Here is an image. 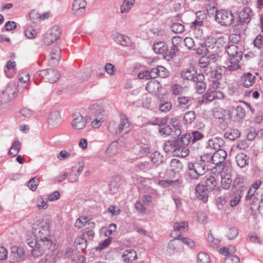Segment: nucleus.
<instances>
[{
	"label": "nucleus",
	"instance_id": "680f3d73",
	"mask_svg": "<svg viewBox=\"0 0 263 263\" xmlns=\"http://www.w3.org/2000/svg\"><path fill=\"white\" fill-rule=\"evenodd\" d=\"M37 206L40 210H45L48 207L47 200L42 197H39L36 200Z\"/></svg>",
	"mask_w": 263,
	"mask_h": 263
},
{
	"label": "nucleus",
	"instance_id": "09e8293b",
	"mask_svg": "<svg viewBox=\"0 0 263 263\" xmlns=\"http://www.w3.org/2000/svg\"><path fill=\"white\" fill-rule=\"evenodd\" d=\"M179 120L177 118H173L171 120L170 123L172 125L175 130V136H178L181 135V132L179 126Z\"/></svg>",
	"mask_w": 263,
	"mask_h": 263
},
{
	"label": "nucleus",
	"instance_id": "603ef678",
	"mask_svg": "<svg viewBox=\"0 0 263 263\" xmlns=\"http://www.w3.org/2000/svg\"><path fill=\"white\" fill-rule=\"evenodd\" d=\"M172 30L176 33H182L184 30V25L179 23H174L171 26Z\"/></svg>",
	"mask_w": 263,
	"mask_h": 263
},
{
	"label": "nucleus",
	"instance_id": "b1692460",
	"mask_svg": "<svg viewBox=\"0 0 263 263\" xmlns=\"http://www.w3.org/2000/svg\"><path fill=\"white\" fill-rule=\"evenodd\" d=\"M153 49L156 53L163 54L165 58L168 51V46L165 42L160 41L154 43Z\"/></svg>",
	"mask_w": 263,
	"mask_h": 263
},
{
	"label": "nucleus",
	"instance_id": "79ce46f5",
	"mask_svg": "<svg viewBox=\"0 0 263 263\" xmlns=\"http://www.w3.org/2000/svg\"><path fill=\"white\" fill-rule=\"evenodd\" d=\"M159 85V83L157 81H151L147 83L146 88L151 93L156 92H158Z\"/></svg>",
	"mask_w": 263,
	"mask_h": 263
},
{
	"label": "nucleus",
	"instance_id": "aec40b11",
	"mask_svg": "<svg viewBox=\"0 0 263 263\" xmlns=\"http://www.w3.org/2000/svg\"><path fill=\"white\" fill-rule=\"evenodd\" d=\"M193 99L190 97H178L177 100L178 107L182 110L189 109L192 104Z\"/></svg>",
	"mask_w": 263,
	"mask_h": 263
},
{
	"label": "nucleus",
	"instance_id": "a211bd4d",
	"mask_svg": "<svg viewBox=\"0 0 263 263\" xmlns=\"http://www.w3.org/2000/svg\"><path fill=\"white\" fill-rule=\"evenodd\" d=\"M123 142L121 140H115L111 143L106 150V153L110 156L114 155L121 151Z\"/></svg>",
	"mask_w": 263,
	"mask_h": 263
},
{
	"label": "nucleus",
	"instance_id": "0eeeda50",
	"mask_svg": "<svg viewBox=\"0 0 263 263\" xmlns=\"http://www.w3.org/2000/svg\"><path fill=\"white\" fill-rule=\"evenodd\" d=\"M242 59L239 57L236 58H229L224 62V65L220 66V70L224 72H232L241 68L240 61Z\"/></svg>",
	"mask_w": 263,
	"mask_h": 263
},
{
	"label": "nucleus",
	"instance_id": "69168bd1",
	"mask_svg": "<svg viewBox=\"0 0 263 263\" xmlns=\"http://www.w3.org/2000/svg\"><path fill=\"white\" fill-rule=\"evenodd\" d=\"M254 45L258 48L263 47V35H257L254 40Z\"/></svg>",
	"mask_w": 263,
	"mask_h": 263
},
{
	"label": "nucleus",
	"instance_id": "cd10ccee",
	"mask_svg": "<svg viewBox=\"0 0 263 263\" xmlns=\"http://www.w3.org/2000/svg\"><path fill=\"white\" fill-rule=\"evenodd\" d=\"M256 77L250 72L243 74L242 78V84L245 87L248 88L252 86L255 83Z\"/></svg>",
	"mask_w": 263,
	"mask_h": 263
},
{
	"label": "nucleus",
	"instance_id": "f257e3e1",
	"mask_svg": "<svg viewBox=\"0 0 263 263\" xmlns=\"http://www.w3.org/2000/svg\"><path fill=\"white\" fill-rule=\"evenodd\" d=\"M34 240H28V245L32 248L31 254L34 257H40L51 249L53 242L51 240L49 224L44 220L37 221L32 228Z\"/></svg>",
	"mask_w": 263,
	"mask_h": 263
},
{
	"label": "nucleus",
	"instance_id": "c9c22d12",
	"mask_svg": "<svg viewBox=\"0 0 263 263\" xmlns=\"http://www.w3.org/2000/svg\"><path fill=\"white\" fill-rule=\"evenodd\" d=\"M74 246L78 251H83L87 247V242L84 238L78 237L74 241Z\"/></svg>",
	"mask_w": 263,
	"mask_h": 263
},
{
	"label": "nucleus",
	"instance_id": "6e6552de",
	"mask_svg": "<svg viewBox=\"0 0 263 263\" xmlns=\"http://www.w3.org/2000/svg\"><path fill=\"white\" fill-rule=\"evenodd\" d=\"M10 263H21L25 259V250L22 247L13 246L10 255Z\"/></svg>",
	"mask_w": 263,
	"mask_h": 263
},
{
	"label": "nucleus",
	"instance_id": "f3484780",
	"mask_svg": "<svg viewBox=\"0 0 263 263\" xmlns=\"http://www.w3.org/2000/svg\"><path fill=\"white\" fill-rule=\"evenodd\" d=\"M209 190L203 184H198L196 187V194L197 198L204 202L208 201Z\"/></svg>",
	"mask_w": 263,
	"mask_h": 263
},
{
	"label": "nucleus",
	"instance_id": "37998d69",
	"mask_svg": "<svg viewBox=\"0 0 263 263\" xmlns=\"http://www.w3.org/2000/svg\"><path fill=\"white\" fill-rule=\"evenodd\" d=\"M87 119H90L92 120L91 122V126L93 128H99L104 121V118H102L101 117H88L87 116Z\"/></svg>",
	"mask_w": 263,
	"mask_h": 263
},
{
	"label": "nucleus",
	"instance_id": "58836bf2",
	"mask_svg": "<svg viewBox=\"0 0 263 263\" xmlns=\"http://www.w3.org/2000/svg\"><path fill=\"white\" fill-rule=\"evenodd\" d=\"M151 159L156 167L158 166L163 161V156L158 152L155 151L152 154Z\"/></svg>",
	"mask_w": 263,
	"mask_h": 263
},
{
	"label": "nucleus",
	"instance_id": "473e14b6",
	"mask_svg": "<svg viewBox=\"0 0 263 263\" xmlns=\"http://www.w3.org/2000/svg\"><path fill=\"white\" fill-rule=\"evenodd\" d=\"M115 40L118 44L122 46H128L130 44V39L128 36L120 33L116 34Z\"/></svg>",
	"mask_w": 263,
	"mask_h": 263
},
{
	"label": "nucleus",
	"instance_id": "2eb2a0df",
	"mask_svg": "<svg viewBox=\"0 0 263 263\" xmlns=\"http://www.w3.org/2000/svg\"><path fill=\"white\" fill-rule=\"evenodd\" d=\"M89 113L91 115V117H99L104 118L106 115V111L103 107L99 104H93L89 107Z\"/></svg>",
	"mask_w": 263,
	"mask_h": 263
},
{
	"label": "nucleus",
	"instance_id": "5fc2aeb1",
	"mask_svg": "<svg viewBox=\"0 0 263 263\" xmlns=\"http://www.w3.org/2000/svg\"><path fill=\"white\" fill-rule=\"evenodd\" d=\"M240 133L238 129H234L231 133H225L224 137L230 140H234L240 136Z\"/></svg>",
	"mask_w": 263,
	"mask_h": 263
},
{
	"label": "nucleus",
	"instance_id": "a19ab883",
	"mask_svg": "<svg viewBox=\"0 0 263 263\" xmlns=\"http://www.w3.org/2000/svg\"><path fill=\"white\" fill-rule=\"evenodd\" d=\"M206 46L211 49L214 48L217 45V39L212 36L203 37Z\"/></svg>",
	"mask_w": 263,
	"mask_h": 263
},
{
	"label": "nucleus",
	"instance_id": "e433bc0d",
	"mask_svg": "<svg viewBox=\"0 0 263 263\" xmlns=\"http://www.w3.org/2000/svg\"><path fill=\"white\" fill-rule=\"evenodd\" d=\"M60 74L59 72L53 69H49L48 77L46 81L49 83H54L60 78Z\"/></svg>",
	"mask_w": 263,
	"mask_h": 263
},
{
	"label": "nucleus",
	"instance_id": "864d4df0",
	"mask_svg": "<svg viewBox=\"0 0 263 263\" xmlns=\"http://www.w3.org/2000/svg\"><path fill=\"white\" fill-rule=\"evenodd\" d=\"M39 178L35 177L31 179L28 182V186L31 190L34 191L36 190L39 183Z\"/></svg>",
	"mask_w": 263,
	"mask_h": 263
},
{
	"label": "nucleus",
	"instance_id": "bb28decb",
	"mask_svg": "<svg viewBox=\"0 0 263 263\" xmlns=\"http://www.w3.org/2000/svg\"><path fill=\"white\" fill-rule=\"evenodd\" d=\"M220 176L221 177V186L224 190L229 189L232 183L230 174L222 172Z\"/></svg>",
	"mask_w": 263,
	"mask_h": 263
},
{
	"label": "nucleus",
	"instance_id": "9b49d317",
	"mask_svg": "<svg viewBox=\"0 0 263 263\" xmlns=\"http://www.w3.org/2000/svg\"><path fill=\"white\" fill-rule=\"evenodd\" d=\"M223 98V93L220 91H208L202 96L201 102L205 103L212 102L215 99H222Z\"/></svg>",
	"mask_w": 263,
	"mask_h": 263
},
{
	"label": "nucleus",
	"instance_id": "ddd939ff",
	"mask_svg": "<svg viewBox=\"0 0 263 263\" xmlns=\"http://www.w3.org/2000/svg\"><path fill=\"white\" fill-rule=\"evenodd\" d=\"M224 144L223 139L219 137H215L209 140L207 142V147L210 149L218 151L222 149L221 148Z\"/></svg>",
	"mask_w": 263,
	"mask_h": 263
},
{
	"label": "nucleus",
	"instance_id": "bf43d9fd",
	"mask_svg": "<svg viewBox=\"0 0 263 263\" xmlns=\"http://www.w3.org/2000/svg\"><path fill=\"white\" fill-rule=\"evenodd\" d=\"M88 220V219L87 217H80L76 220L75 226L79 229H81L87 224Z\"/></svg>",
	"mask_w": 263,
	"mask_h": 263
},
{
	"label": "nucleus",
	"instance_id": "49530a36",
	"mask_svg": "<svg viewBox=\"0 0 263 263\" xmlns=\"http://www.w3.org/2000/svg\"><path fill=\"white\" fill-rule=\"evenodd\" d=\"M187 136H190V142L191 141V139H192L193 142L200 140L204 137L203 134L198 130L193 131L191 133V136L190 135Z\"/></svg>",
	"mask_w": 263,
	"mask_h": 263
},
{
	"label": "nucleus",
	"instance_id": "9d476101",
	"mask_svg": "<svg viewBox=\"0 0 263 263\" xmlns=\"http://www.w3.org/2000/svg\"><path fill=\"white\" fill-rule=\"evenodd\" d=\"M227 156V153L223 149L216 151L212 154L213 164L220 165L222 168L224 167V161Z\"/></svg>",
	"mask_w": 263,
	"mask_h": 263
},
{
	"label": "nucleus",
	"instance_id": "1a4fd4ad",
	"mask_svg": "<svg viewBox=\"0 0 263 263\" xmlns=\"http://www.w3.org/2000/svg\"><path fill=\"white\" fill-rule=\"evenodd\" d=\"M61 33L62 30L60 27L53 26L51 28L49 34L44 40V43L47 45H49L60 37Z\"/></svg>",
	"mask_w": 263,
	"mask_h": 263
},
{
	"label": "nucleus",
	"instance_id": "6ab92c4d",
	"mask_svg": "<svg viewBox=\"0 0 263 263\" xmlns=\"http://www.w3.org/2000/svg\"><path fill=\"white\" fill-rule=\"evenodd\" d=\"M61 59V49L59 47L53 48L50 53L49 64L51 66H57Z\"/></svg>",
	"mask_w": 263,
	"mask_h": 263
},
{
	"label": "nucleus",
	"instance_id": "4d7b16f0",
	"mask_svg": "<svg viewBox=\"0 0 263 263\" xmlns=\"http://www.w3.org/2000/svg\"><path fill=\"white\" fill-rule=\"evenodd\" d=\"M16 87L14 84H9L4 90L5 92L9 95L12 99L15 97Z\"/></svg>",
	"mask_w": 263,
	"mask_h": 263
},
{
	"label": "nucleus",
	"instance_id": "c756f323",
	"mask_svg": "<svg viewBox=\"0 0 263 263\" xmlns=\"http://www.w3.org/2000/svg\"><path fill=\"white\" fill-rule=\"evenodd\" d=\"M227 52L229 58H236V57H239L240 59L242 58V52L238 50V48L236 45H231L228 46Z\"/></svg>",
	"mask_w": 263,
	"mask_h": 263
},
{
	"label": "nucleus",
	"instance_id": "8fccbe9b",
	"mask_svg": "<svg viewBox=\"0 0 263 263\" xmlns=\"http://www.w3.org/2000/svg\"><path fill=\"white\" fill-rule=\"evenodd\" d=\"M184 45L190 50H196L197 48L193 39L190 37H186L183 41Z\"/></svg>",
	"mask_w": 263,
	"mask_h": 263
},
{
	"label": "nucleus",
	"instance_id": "c03bdc74",
	"mask_svg": "<svg viewBox=\"0 0 263 263\" xmlns=\"http://www.w3.org/2000/svg\"><path fill=\"white\" fill-rule=\"evenodd\" d=\"M170 166L172 171L176 173L182 168V165L179 160L173 159L170 162Z\"/></svg>",
	"mask_w": 263,
	"mask_h": 263
},
{
	"label": "nucleus",
	"instance_id": "39448f33",
	"mask_svg": "<svg viewBox=\"0 0 263 263\" xmlns=\"http://www.w3.org/2000/svg\"><path fill=\"white\" fill-rule=\"evenodd\" d=\"M215 21L222 26H230L234 20V16L232 13L228 10H216L215 16Z\"/></svg>",
	"mask_w": 263,
	"mask_h": 263
},
{
	"label": "nucleus",
	"instance_id": "052dcab7",
	"mask_svg": "<svg viewBox=\"0 0 263 263\" xmlns=\"http://www.w3.org/2000/svg\"><path fill=\"white\" fill-rule=\"evenodd\" d=\"M68 176H69V182L73 183L77 181L79 176V174L76 173V167L73 166L72 167L71 172Z\"/></svg>",
	"mask_w": 263,
	"mask_h": 263
},
{
	"label": "nucleus",
	"instance_id": "774afa93",
	"mask_svg": "<svg viewBox=\"0 0 263 263\" xmlns=\"http://www.w3.org/2000/svg\"><path fill=\"white\" fill-rule=\"evenodd\" d=\"M223 263H240V259L236 256H230L225 258Z\"/></svg>",
	"mask_w": 263,
	"mask_h": 263
},
{
	"label": "nucleus",
	"instance_id": "a878e982",
	"mask_svg": "<svg viewBox=\"0 0 263 263\" xmlns=\"http://www.w3.org/2000/svg\"><path fill=\"white\" fill-rule=\"evenodd\" d=\"M204 80V77L203 74L199 73L198 77H197L196 80L194 82L196 84L197 92L199 93L203 92L206 88V85Z\"/></svg>",
	"mask_w": 263,
	"mask_h": 263
},
{
	"label": "nucleus",
	"instance_id": "f03ea898",
	"mask_svg": "<svg viewBox=\"0 0 263 263\" xmlns=\"http://www.w3.org/2000/svg\"><path fill=\"white\" fill-rule=\"evenodd\" d=\"M212 154L203 153L200 156V160L194 162H190L188 165L189 175L193 179H198L200 176L203 175L209 169V163H213Z\"/></svg>",
	"mask_w": 263,
	"mask_h": 263
},
{
	"label": "nucleus",
	"instance_id": "de8ad7c7",
	"mask_svg": "<svg viewBox=\"0 0 263 263\" xmlns=\"http://www.w3.org/2000/svg\"><path fill=\"white\" fill-rule=\"evenodd\" d=\"M210 257L209 255L205 252H200L198 253L197 258V263H210Z\"/></svg>",
	"mask_w": 263,
	"mask_h": 263
},
{
	"label": "nucleus",
	"instance_id": "dca6fc26",
	"mask_svg": "<svg viewBox=\"0 0 263 263\" xmlns=\"http://www.w3.org/2000/svg\"><path fill=\"white\" fill-rule=\"evenodd\" d=\"M198 75L199 73H197V71L193 67L185 69L181 72V77L183 79L193 82L196 80Z\"/></svg>",
	"mask_w": 263,
	"mask_h": 263
},
{
	"label": "nucleus",
	"instance_id": "423d86ee",
	"mask_svg": "<svg viewBox=\"0 0 263 263\" xmlns=\"http://www.w3.org/2000/svg\"><path fill=\"white\" fill-rule=\"evenodd\" d=\"M197 19L192 23L191 28L194 30L196 37L201 39L203 37L202 30L200 29L203 26L202 20L206 18V14L203 11H199L196 13Z\"/></svg>",
	"mask_w": 263,
	"mask_h": 263
},
{
	"label": "nucleus",
	"instance_id": "20e7f679",
	"mask_svg": "<svg viewBox=\"0 0 263 263\" xmlns=\"http://www.w3.org/2000/svg\"><path fill=\"white\" fill-rule=\"evenodd\" d=\"M190 143V136L184 135L178 139L177 142H175V147L174 151V155L178 157H185L189 154L190 151L187 147V145Z\"/></svg>",
	"mask_w": 263,
	"mask_h": 263
},
{
	"label": "nucleus",
	"instance_id": "ea45409f",
	"mask_svg": "<svg viewBox=\"0 0 263 263\" xmlns=\"http://www.w3.org/2000/svg\"><path fill=\"white\" fill-rule=\"evenodd\" d=\"M135 4V0H124L121 7L122 13L129 11Z\"/></svg>",
	"mask_w": 263,
	"mask_h": 263
},
{
	"label": "nucleus",
	"instance_id": "7ed1b4c3",
	"mask_svg": "<svg viewBox=\"0 0 263 263\" xmlns=\"http://www.w3.org/2000/svg\"><path fill=\"white\" fill-rule=\"evenodd\" d=\"M132 129V126L127 117L124 114L120 116V122L111 121L109 123L108 130L112 134L128 133Z\"/></svg>",
	"mask_w": 263,
	"mask_h": 263
},
{
	"label": "nucleus",
	"instance_id": "338daca9",
	"mask_svg": "<svg viewBox=\"0 0 263 263\" xmlns=\"http://www.w3.org/2000/svg\"><path fill=\"white\" fill-rule=\"evenodd\" d=\"M241 37L240 33H233L229 36V41L233 44L238 43L240 40Z\"/></svg>",
	"mask_w": 263,
	"mask_h": 263
},
{
	"label": "nucleus",
	"instance_id": "4be33fe9",
	"mask_svg": "<svg viewBox=\"0 0 263 263\" xmlns=\"http://www.w3.org/2000/svg\"><path fill=\"white\" fill-rule=\"evenodd\" d=\"M205 188L210 191L214 190L216 191L219 190V187H217V181L215 177L213 175L206 176L205 177Z\"/></svg>",
	"mask_w": 263,
	"mask_h": 263
},
{
	"label": "nucleus",
	"instance_id": "4468645a",
	"mask_svg": "<svg viewBox=\"0 0 263 263\" xmlns=\"http://www.w3.org/2000/svg\"><path fill=\"white\" fill-rule=\"evenodd\" d=\"M51 248L53 251V254H51V255L53 256L51 257L50 255H47L45 257V263H55L63 256V252L60 250L57 249L55 244L52 245Z\"/></svg>",
	"mask_w": 263,
	"mask_h": 263
},
{
	"label": "nucleus",
	"instance_id": "3c124183",
	"mask_svg": "<svg viewBox=\"0 0 263 263\" xmlns=\"http://www.w3.org/2000/svg\"><path fill=\"white\" fill-rule=\"evenodd\" d=\"M176 235L177 237L180 238L181 242H182L184 244L189 246L190 248H193L195 247V243L192 239L187 237H182L180 234L179 235L176 234Z\"/></svg>",
	"mask_w": 263,
	"mask_h": 263
},
{
	"label": "nucleus",
	"instance_id": "0e129e2a",
	"mask_svg": "<svg viewBox=\"0 0 263 263\" xmlns=\"http://www.w3.org/2000/svg\"><path fill=\"white\" fill-rule=\"evenodd\" d=\"M226 112L227 111L222 108L217 109L214 110L213 116L216 119H223L225 116L224 113Z\"/></svg>",
	"mask_w": 263,
	"mask_h": 263
},
{
	"label": "nucleus",
	"instance_id": "a18cd8bd",
	"mask_svg": "<svg viewBox=\"0 0 263 263\" xmlns=\"http://www.w3.org/2000/svg\"><path fill=\"white\" fill-rule=\"evenodd\" d=\"M196 117V114L194 111H189L184 115L183 120L185 123L191 124L195 120Z\"/></svg>",
	"mask_w": 263,
	"mask_h": 263
},
{
	"label": "nucleus",
	"instance_id": "412c9836",
	"mask_svg": "<svg viewBox=\"0 0 263 263\" xmlns=\"http://www.w3.org/2000/svg\"><path fill=\"white\" fill-rule=\"evenodd\" d=\"M86 3L84 0H74L72 10L76 15H80L85 11Z\"/></svg>",
	"mask_w": 263,
	"mask_h": 263
},
{
	"label": "nucleus",
	"instance_id": "f8f14e48",
	"mask_svg": "<svg viewBox=\"0 0 263 263\" xmlns=\"http://www.w3.org/2000/svg\"><path fill=\"white\" fill-rule=\"evenodd\" d=\"M86 121L83 119L82 116L79 112L75 113L72 116L71 125L77 130L83 129L86 126Z\"/></svg>",
	"mask_w": 263,
	"mask_h": 263
},
{
	"label": "nucleus",
	"instance_id": "72a5a7b5",
	"mask_svg": "<svg viewBox=\"0 0 263 263\" xmlns=\"http://www.w3.org/2000/svg\"><path fill=\"white\" fill-rule=\"evenodd\" d=\"M235 158L237 165L240 167H243L248 164L249 158L243 153L238 154Z\"/></svg>",
	"mask_w": 263,
	"mask_h": 263
},
{
	"label": "nucleus",
	"instance_id": "5701e85b",
	"mask_svg": "<svg viewBox=\"0 0 263 263\" xmlns=\"http://www.w3.org/2000/svg\"><path fill=\"white\" fill-rule=\"evenodd\" d=\"M189 229V224L187 221H183L181 222H176L174 224V231L171 233V237H177L176 235H178L177 233L174 234L176 232H186Z\"/></svg>",
	"mask_w": 263,
	"mask_h": 263
},
{
	"label": "nucleus",
	"instance_id": "c85d7f7f",
	"mask_svg": "<svg viewBox=\"0 0 263 263\" xmlns=\"http://www.w3.org/2000/svg\"><path fill=\"white\" fill-rule=\"evenodd\" d=\"M241 191L237 190L236 192H232L228 197L227 200L230 202L231 206H236L240 201L241 198Z\"/></svg>",
	"mask_w": 263,
	"mask_h": 263
},
{
	"label": "nucleus",
	"instance_id": "4c0bfd02",
	"mask_svg": "<svg viewBox=\"0 0 263 263\" xmlns=\"http://www.w3.org/2000/svg\"><path fill=\"white\" fill-rule=\"evenodd\" d=\"M174 238V239L171 240L169 242L168 244V248L173 251H177L182 246V244L181 243L179 237H175Z\"/></svg>",
	"mask_w": 263,
	"mask_h": 263
},
{
	"label": "nucleus",
	"instance_id": "7c9ffc66",
	"mask_svg": "<svg viewBox=\"0 0 263 263\" xmlns=\"http://www.w3.org/2000/svg\"><path fill=\"white\" fill-rule=\"evenodd\" d=\"M123 260L125 262L128 263L137 258L136 252L133 249L125 250L122 255Z\"/></svg>",
	"mask_w": 263,
	"mask_h": 263
},
{
	"label": "nucleus",
	"instance_id": "2f4dec72",
	"mask_svg": "<svg viewBox=\"0 0 263 263\" xmlns=\"http://www.w3.org/2000/svg\"><path fill=\"white\" fill-rule=\"evenodd\" d=\"M60 120V112L58 111H53L50 112L48 118V123L49 125L54 126L59 123Z\"/></svg>",
	"mask_w": 263,
	"mask_h": 263
},
{
	"label": "nucleus",
	"instance_id": "e2e57ef3",
	"mask_svg": "<svg viewBox=\"0 0 263 263\" xmlns=\"http://www.w3.org/2000/svg\"><path fill=\"white\" fill-rule=\"evenodd\" d=\"M95 236V232L92 230L85 231L81 235L82 238H84L85 241L87 240H91Z\"/></svg>",
	"mask_w": 263,
	"mask_h": 263
},
{
	"label": "nucleus",
	"instance_id": "393cba45",
	"mask_svg": "<svg viewBox=\"0 0 263 263\" xmlns=\"http://www.w3.org/2000/svg\"><path fill=\"white\" fill-rule=\"evenodd\" d=\"M253 12L249 7L243 8L239 13V18L241 23H248L250 22Z\"/></svg>",
	"mask_w": 263,
	"mask_h": 263
},
{
	"label": "nucleus",
	"instance_id": "f704fd0d",
	"mask_svg": "<svg viewBox=\"0 0 263 263\" xmlns=\"http://www.w3.org/2000/svg\"><path fill=\"white\" fill-rule=\"evenodd\" d=\"M21 145V143L19 141H14L9 151V155L12 157L17 156L20 152Z\"/></svg>",
	"mask_w": 263,
	"mask_h": 263
},
{
	"label": "nucleus",
	"instance_id": "6e6d98bb",
	"mask_svg": "<svg viewBox=\"0 0 263 263\" xmlns=\"http://www.w3.org/2000/svg\"><path fill=\"white\" fill-rule=\"evenodd\" d=\"M177 140L173 141H168L165 142L164 149L165 152L167 153H172L174 154V149L176 148L175 147V142H177Z\"/></svg>",
	"mask_w": 263,
	"mask_h": 263
},
{
	"label": "nucleus",
	"instance_id": "13d9d810",
	"mask_svg": "<svg viewBox=\"0 0 263 263\" xmlns=\"http://www.w3.org/2000/svg\"><path fill=\"white\" fill-rule=\"evenodd\" d=\"M15 62L9 61L7 62L6 65L7 69H5V72L8 78H11L13 75V71L11 73H9L8 71L11 70H13L15 67Z\"/></svg>",
	"mask_w": 263,
	"mask_h": 263
}]
</instances>
